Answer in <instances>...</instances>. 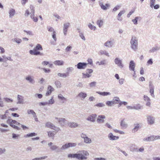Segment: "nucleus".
<instances>
[{
  "instance_id": "36",
  "label": "nucleus",
  "mask_w": 160,
  "mask_h": 160,
  "mask_svg": "<svg viewBox=\"0 0 160 160\" xmlns=\"http://www.w3.org/2000/svg\"><path fill=\"white\" fill-rule=\"evenodd\" d=\"M58 147L56 145H53L52 146L50 147V149H51L52 151L54 150H56V152H57V150L59 149H60L58 148Z\"/></svg>"
},
{
  "instance_id": "19",
  "label": "nucleus",
  "mask_w": 160,
  "mask_h": 160,
  "mask_svg": "<svg viewBox=\"0 0 160 160\" xmlns=\"http://www.w3.org/2000/svg\"><path fill=\"white\" fill-rule=\"evenodd\" d=\"M68 126L72 128H75L78 126L79 125L75 122H69L68 123Z\"/></svg>"
},
{
  "instance_id": "14",
  "label": "nucleus",
  "mask_w": 160,
  "mask_h": 160,
  "mask_svg": "<svg viewBox=\"0 0 160 160\" xmlns=\"http://www.w3.org/2000/svg\"><path fill=\"white\" fill-rule=\"evenodd\" d=\"M55 131H48L47 132L48 137L52 139L54 138L55 135L56 133V132H55Z\"/></svg>"
},
{
  "instance_id": "45",
  "label": "nucleus",
  "mask_w": 160,
  "mask_h": 160,
  "mask_svg": "<svg viewBox=\"0 0 160 160\" xmlns=\"http://www.w3.org/2000/svg\"><path fill=\"white\" fill-rule=\"evenodd\" d=\"M56 32H52V38L55 41H56L57 40V38L56 37Z\"/></svg>"
},
{
  "instance_id": "46",
  "label": "nucleus",
  "mask_w": 160,
  "mask_h": 160,
  "mask_svg": "<svg viewBox=\"0 0 160 160\" xmlns=\"http://www.w3.org/2000/svg\"><path fill=\"white\" fill-rule=\"evenodd\" d=\"M76 153L75 154H68V156L69 158H76Z\"/></svg>"
},
{
  "instance_id": "11",
  "label": "nucleus",
  "mask_w": 160,
  "mask_h": 160,
  "mask_svg": "<svg viewBox=\"0 0 160 160\" xmlns=\"http://www.w3.org/2000/svg\"><path fill=\"white\" fill-rule=\"evenodd\" d=\"M25 79L28 82L32 84H34L35 82L33 77L30 75L26 76Z\"/></svg>"
},
{
  "instance_id": "51",
  "label": "nucleus",
  "mask_w": 160,
  "mask_h": 160,
  "mask_svg": "<svg viewBox=\"0 0 160 160\" xmlns=\"http://www.w3.org/2000/svg\"><path fill=\"white\" fill-rule=\"evenodd\" d=\"M54 90V88L50 85H49L48 88V90L51 92Z\"/></svg>"
},
{
  "instance_id": "15",
  "label": "nucleus",
  "mask_w": 160,
  "mask_h": 160,
  "mask_svg": "<svg viewBox=\"0 0 160 160\" xmlns=\"http://www.w3.org/2000/svg\"><path fill=\"white\" fill-rule=\"evenodd\" d=\"M24 97L20 95H18L17 97V99L18 100L17 104H23L24 100Z\"/></svg>"
},
{
  "instance_id": "59",
  "label": "nucleus",
  "mask_w": 160,
  "mask_h": 160,
  "mask_svg": "<svg viewBox=\"0 0 160 160\" xmlns=\"http://www.w3.org/2000/svg\"><path fill=\"white\" fill-rule=\"evenodd\" d=\"M45 82V80L42 78L41 79L38 81V82L41 84H42L44 82Z\"/></svg>"
},
{
  "instance_id": "29",
  "label": "nucleus",
  "mask_w": 160,
  "mask_h": 160,
  "mask_svg": "<svg viewBox=\"0 0 160 160\" xmlns=\"http://www.w3.org/2000/svg\"><path fill=\"white\" fill-rule=\"evenodd\" d=\"M99 53L101 55L104 54L107 56L109 57V53L105 50H100Z\"/></svg>"
},
{
  "instance_id": "48",
  "label": "nucleus",
  "mask_w": 160,
  "mask_h": 160,
  "mask_svg": "<svg viewBox=\"0 0 160 160\" xmlns=\"http://www.w3.org/2000/svg\"><path fill=\"white\" fill-rule=\"evenodd\" d=\"M72 47L70 46H68L66 48L65 50L66 52H70L72 49Z\"/></svg>"
},
{
  "instance_id": "16",
  "label": "nucleus",
  "mask_w": 160,
  "mask_h": 160,
  "mask_svg": "<svg viewBox=\"0 0 160 160\" xmlns=\"http://www.w3.org/2000/svg\"><path fill=\"white\" fill-rule=\"evenodd\" d=\"M93 71H88L86 73H82L83 78H89L91 76L90 74L92 73Z\"/></svg>"
},
{
  "instance_id": "8",
  "label": "nucleus",
  "mask_w": 160,
  "mask_h": 160,
  "mask_svg": "<svg viewBox=\"0 0 160 160\" xmlns=\"http://www.w3.org/2000/svg\"><path fill=\"white\" fill-rule=\"evenodd\" d=\"M97 117V115L96 114H92L88 116L86 120L92 122H94L95 121Z\"/></svg>"
},
{
  "instance_id": "53",
  "label": "nucleus",
  "mask_w": 160,
  "mask_h": 160,
  "mask_svg": "<svg viewBox=\"0 0 160 160\" xmlns=\"http://www.w3.org/2000/svg\"><path fill=\"white\" fill-rule=\"evenodd\" d=\"M149 92L151 93V95L153 97H154V88H150Z\"/></svg>"
},
{
  "instance_id": "31",
  "label": "nucleus",
  "mask_w": 160,
  "mask_h": 160,
  "mask_svg": "<svg viewBox=\"0 0 160 160\" xmlns=\"http://www.w3.org/2000/svg\"><path fill=\"white\" fill-rule=\"evenodd\" d=\"M58 75L60 77L65 78L68 76V73L67 72L66 73H58Z\"/></svg>"
},
{
  "instance_id": "47",
  "label": "nucleus",
  "mask_w": 160,
  "mask_h": 160,
  "mask_svg": "<svg viewBox=\"0 0 160 160\" xmlns=\"http://www.w3.org/2000/svg\"><path fill=\"white\" fill-rule=\"evenodd\" d=\"M52 129H53V130L55 131V132H56L57 133V132L61 130L59 128L55 126V125L54 126V127H53V128H52Z\"/></svg>"
},
{
  "instance_id": "17",
  "label": "nucleus",
  "mask_w": 160,
  "mask_h": 160,
  "mask_svg": "<svg viewBox=\"0 0 160 160\" xmlns=\"http://www.w3.org/2000/svg\"><path fill=\"white\" fill-rule=\"evenodd\" d=\"M134 127L132 130V133H135L139 129L140 127V124L138 123L134 124Z\"/></svg>"
},
{
  "instance_id": "9",
  "label": "nucleus",
  "mask_w": 160,
  "mask_h": 160,
  "mask_svg": "<svg viewBox=\"0 0 160 160\" xmlns=\"http://www.w3.org/2000/svg\"><path fill=\"white\" fill-rule=\"evenodd\" d=\"M106 118L105 116L104 115H99L97 118V122L98 123H103L104 122V120Z\"/></svg>"
},
{
  "instance_id": "52",
  "label": "nucleus",
  "mask_w": 160,
  "mask_h": 160,
  "mask_svg": "<svg viewBox=\"0 0 160 160\" xmlns=\"http://www.w3.org/2000/svg\"><path fill=\"white\" fill-rule=\"evenodd\" d=\"M54 102V100L53 99V98H52L51 99L48 101V104H52Z\"/></svg>"
},
{
  "instance_id": "33",
  "label": "nucleus",
  "mask_w": 160,
  "mask_h": 160,
  "mask_svg": "<svg viewBox=\"0 0 160 160\" xmlns=\"http://www.w3.org/2000/svg\"><path fill=\"white\" fill-rule=\"evenodd\" d=\"M55 119H57L60 123H64L66 121L64 118H58L57 117L55 118Z\"/></svg>"
},
{
  "instance_id": "32",
  "label": "nucleus",
  "mask_w": 160,
  "mask_h": 160,
  "mask_svg": "<svg viewBox=\"0 0 160 160\" xmlns=\"http://www.w3.org/2000/svg\"><path fill=\"white\" fill-rule=\"evenodd\" d=\"M84 142L87 143H90L92 142V141L90 138L87 137L84 138Z\"/></svg>"
},
{
  "instance_id": "7",
  "label": "nucleus",
  "mask_w": 160,
  "mask_h": 160,
  "mask_svg": "<svg viewBox=\"0 0 160 160\" xmlns=\"http://www.w3.org/2000/svg\"><path fill=\"white\" fill-rule=\"evenodd\" d=\"M147 121L148 124H153L155 121V118L151 115H148L147 116Z\"/></svg>"
},
{
  "instance_id": "3",
  "label": "nucleus",
  "mask_w": 160,
  "mask_h": 160,
  "mask_svg": "<svg viewBox=\"0 0 160 160\" xmlns=\"http://www.w3.org/2000/svg\"><path fill=\"white\" fill-rule=\"evenodd\" d=\"M131 48L134 51L138 49V39L135 36H132L130 42Z\"/></svg>"
},
{
  "instance_id": "34",
  "label": "nucleus",
  "mask_w": 160,
  "mask_h": 160,
  "mask_svg": "<svg viewBox=\"0 0 160 160\" xmlns=\"http://www.w3.org/2000/svg\"><path fill=\"white\" fill-rule=\"evenodd\" d=\"M103 21L102 20H98L97 22V24L100 28L103 25Z\"/></svg>"
},
{
  "instance_id": "25",
  "label": "nucleus",
  "mask_w": 160,
  "mask_h": 160,
  "mask_svg": "<svg viewBox=\"0 0 160 160\" xmlns=\"http://www.w3.org/2000/svg\"><path fill=\"white\" fill-rule=\"evenodd\" d=\"M87 96V94L84 92H81L78 94V96L80 98L84 99Z\"/></svg>"
},
{
  "instance_id": "58",
  "label": "nucleus",
  "mask_w": 160,
  "mask_h": 160,
  "mask_svg": "<svg viewBox=\"0 0 160 160\" xmlns=\"http://www.w3.org/2000/svg\"><path fill=\"white\" fill-rule=\"evenodd\" d=\"M47 29L48 30L49 32H55L54 30V29L52 27H47Z\"/></svg>"
},
{
  "instance_id": "39",
  "label": "nucleus",
  "mask_w": 160,
  "mask_h": 160,
  "mask_svg": "<svg viewBox=\"0 0 160 160\" xmlns=\"http://www.w3.org/2000/svg\"><path fill=\"white\" fill-rule=\"evenodd\" d=\"M88 26V28L91 30H95L96 29V28L95 26H94L93 25H92L90 23H89Z\"/></svg>"
},
{
  "instance_id": "26",
  "label": "nucleus",
  "mask_w": 160,
  "mask_h": 160,
  "mask_svg": "<svg viewBox=\"0 0 160 160\" xmlns=\"http://www.w3.org/2000/svg\"><path fill=\"white\" fill-rule=\"evenodd\" d=\"M53 63L55 65H61L63 64L64 62L61 60H56L54 61Z\"/></svg>"
},
{
  "instance_id": "44",
  "label": "nucleus",
  "mask_w": 160,
  "mask_h": 160,
  "mask_svg": "<svg viewBox=\"0 0 160 160\" xmlns=\"http://www.w3.org/2000/svg\"><path fill=\"white\" fill-rule=\"evenodd\" d=\"M4 99L5 102L8 103L12 102L13 101V100L12 99H10L7 98H4Z\"/></svg>"
},
{
  "instance_id": "23",
  "label": "nucleus",
  "mask_w": 160,
  "mask_h": 160,
  "mask_svg": "<svg viewBox=\"0 0 160 160\" xmlns=\"http://www.w3.org/2000/svg\"><path fill=\"white\" fill-rule=\"evenodd\" d=\"M120 126L122 128H126L128 126L127 124L125 121H124V119L121 121Z\"/></svg>"
},
{
  "instance_id": "12",
  "label": "nucleus",
  "mask_w": 160,
  "mask_h": 160,
  "mask_svg": "<svg viewBox=\"0 0 160 160\" xmlns=\"http://www.w3.org/2000/svg\"><path fill=\"white\" fill-rule=\"evenodd\" d=\"M99 5L100 6L101 8L104 10H106L108 7H110V5L109 4L107 3L105 5H104L102 2H99Z\"/></svg>"
},
{
  "instance_id": "41",
  "label": "nucleus",
  "mask_w": 160,
  "mask_h": 160,
  "mask_svg": "<svg viewBox=\"0 0 160 160\" xmlns=\"http://www.w3.org/2000/svg\"><path fill=\"white\" fill-rule=\"evenodd\" d=\"M78 30H79L78 32L79 33V35L80 37L83 40L85 41L86 39L83 34L80 32L79 29H78Z\"/></svg>"
},
{
  "instance_id": "38",
  "label": "nucleus",
  "mask_w": 160,
  "mask_h": 160,
  "mask_svg": "<svg viewBox=\"0 0 160 160\" xmlns=\"http://www.w3.org/2000/svg\"><path fill=\"white\" fill-rule=\"evenodd\" d=\"M55 84L57 88H60L61 87V83L58 80L56 81L55 82Z\"/></svg>"
},
{
  "instance_id": "43",
  "label": "nucleus",
  "mask_w": 160,
  "mask_h": 160,
  "mask_svg": "<svg viewBox=\"0 0 160 160\" xmlns=\"http://www.w3.org/2000/svg\"><path fill=\"white\" fill-rule=\"evenodd\" d=\"M23 31L25 32H26L27 35H28L29 36H33L34 35L33 33L31 31H26L25 30H24Z\"/></svg>"
},
{
  "instance_id": "28",
  "label": "nucleus",
  "mask_w": 160,
  "mask_h": 160,
  "mask_svg": "<svg viewBox=\"0 0 160 160\" xmlns=\"http://www.w3.org/2000/svg\"><path fill=\"white\" fill-rule=\"evenodd\" d=\"M15 13V10L13 9H11L9 11V14L10 18H12L13 16Z\"/></svg>"
},
{
  "instance_id": "22",
  "label": "nucleus",
  "mask_w": 160,
  "mask_h": 160,
  "mask_svg": "<svg viewBox=\"0 0 160 160\" xmlns=\"http://www.w3.org/2000/svg\"><path fill=\"white\" fill-rule=\"evenodd\" d=\"M54 125L51 122H48L45 123V127L48 128H50L52 129L53 128V127Z\"/></svg>"
},
{
  "instance_id": "49",
  "label": "nucleus",
  "mask_w": 160,
  "mask_h": 160,
  "mask_svg": "<svg viewBox=\"0 0 160 160\" xmlns=\"http://www.w3.org/2000/svg\"><path fill=\"white\" fill-rule=\"evenodd\" d=\"M58 98L62 100H65L66 98L63 97L61 94H59L58 96Z\"/></svg>"
},
{
  "instance_id": "4",
  "label": "nucleus",
  "mask_w": 160,
  "mask_h": 160,
  "mask_svg": "<svg viewBox=\"0 0 160 160\" xmlns=\"http://www.w3.org/2000/svg\"><path fill=\"white\" fill-rule=\"evenodd\" d=\"M76 143L69 142L63 145L59 149L57 150V152H61L62 150L67 149L70 147H74L76 146Z\"/></svg>"
},
{
  "instance_id": "40",
  "label": "nucleus",
  "mask_w": 160,
  "mask_h": 160,
  "mask_svg": "<svg viewBox=\"0 0 160 160\" xmlns=\"http://www.w3.org/2000/svg\"><path fill=\"white\" fill-rule=\"evenodd\" d=\"M12 135V138L14 139H18L20 137L19 134H17L14 133H13Z\"/></svg>"
},
{
  "instance_id": "18",
  "label": "nucleus",
  "mask_w": 160,
  "mask_h": 160,
  "mask_svg": "<svg viewBox=\"0 0 160 160\" xmlns=\"http://www.w3.org/2000/svg\"><path fill=\"white\" fill-rule=\"evenodd\" d=\"M160 49V47H158L157 46H155V47H153L151 49H150L149 51V52L151 53H153L157 51H158Z\"/></svg>"
},
{
  "instance_id": "64",
  "label": "nucleus",
  "mask_w": 160,
  "mask_h": 160,
  "mask_svg": "<svg viewBox=\"0 0 160 160\" xmlns=\"http://www.w3.org/2000/svg\"><path fill=\"white\" fill-rule=\"evenodd\" d=\"M147 63L148 64H150L151 65L153 63L152 60V59H149L147 62Z\"/></svg>"
},
{
  "instance_id": "1",
  "label": "nucleus",
  "mask_w": 160,
  "mask_h": 160,
  "mask_svg": "<svg viewBox=\"0 0 160 160\" xmlns=\"http://www.w3.org/2000/svg\"><path fill=\"white\" fill-rule=\"evenodd\" d=\"M76 158L80 160H86L87 158V156L89 155V153L86 151H80L76 153Z\"/></svg>"
},
{
  "instance_id": "56",
  "label": "nucleus",
  "mask_w": 160,
  "mask_h": 160,
  "mask_svg": "<svg viewBox=\"0 0 160 160\" xmlns=\"http://www.w3.org/2000/svg\"><path fill=\"white\" fill-rule=\"evenodd\" d=\"M125 12V10H122L118 14V17H120L121 15L123 14H124Z\"/></svg>"
},
{
  "instance_id": "27",
  "label": "nucleus",
  "mask_w": 160,
  "mask_h": 160,
  "mask_svg": "<svg viewBox=\"0 0 160 160\" xmlns=\"http://www.w3.org/2000/svg\"><path fill=\"white\" fill-rule=\"evenodd\" d=\"M28 113L29 114H31L34 118H37V116L35 112L32 110H28L27 111Z\"/></svg>"
},
{
  "instance_id": "6",
  "label": "nucleus",
  "mask_w": 160,
  "mask_h": 160,
  "mask_svg": "<svg viewBox=\"0 0 160 160\" xmlns=\"http://www.w3.org/2000/svg\"><path fill=\"white\" fill-rule=\"evenodd\" d=\"M87 65L88 64L86 63L80 62L78 63L77 65H75V67H77L78 69H85L87 67Z\"/></svg>"
},
{
  "instance_id": "50",
  "label": "nucleus",
  "mask_w": 160,
  "mask_h": 160,
  "mask_svg": "<svg viewBox=\"0 0 160 160\" xmlns=\"http://www.w3.org/2000/svg\"><path fill=\"white\" fill-rule=\"evenodd\" d=\"M138 17H136L134 19H132V21L133 22L134 24L136 25L138 23Z\"/></svg>"
},
{
  "instance_id": "63",
  "label": "nucleus",
  "mask_w": 160,
  "mask_h": 160,
  "mask_svg": "<svg viewBox=\"0 0 160 160\" xmlns=\"http://www.w3.org/2000/svg\"><path fill=\"white\" fill-rule=\"evenodd\" d=\"M149 141H154V136H151L150 137H148Z\"/></svg>"
},
{
  "instance_id": "30",
  "label": "nucleus",
  "mask_w": 160,
  "mask_h": 160,
  "mask_svg": "<svg viewBox=\"0 0 160 160\" xmlns=\"http://www.w3.org/2000/svg\"><path fill=\"white\" fill-rule=\"evenodd\" d=\"M37 135V134L35 132H32L24 136L25 138L32 137Z\"/></svg>"
},
{
  "instance_id": "5",
  "label": "nucleus",
  "mask_w": 160,
  "mask_h": 160,
  "mask_svg": "<svg viewBox=\"0 0 160 160\" xmlns=\"http://www.w3.org/2000/svg\"><path fill=\"white\" fill-rule=\"evenodd\" d=\"M114 62L121 69L123 67V65L122 62V60L118 58H116L114 60Z\"/></svg>"
},
{
  "instance_id": "57",
  "label": "nucleus",
  "mask_w": 160,
  "mask_h": 160,
  "mask_svg": "<svg viewBox=\"0 0 160 160\" xmlns=\"http://www.w3.org/2000/svg\"><path fill=\"white\" fill-rule=\"evenodd\" d=\"M112 102H111V101H108L106 102V104L108 106L111 107L113 105L112 104Z\"/></svg>"
},
{
  "instance_id": "61",
  "label": "nucleus",
  "mask_w": 160,
  "mask_h": 160,
  "mask_svg": "<svg viewBox=\"0 0 160 160\" xmlns=\"http://www.w3.org/2000/svg\"><path fill=\"white\" fill-rule=\"evenodd\" d=\"M119 6L118 5H117L112 10V11L114 12H115L117 11L119 9Z\"/></svg>"
},
{
  "instance_id": "42",
  "label": "nucleus",
  "mask_w": 160,
  "mask_h": 160,
  "mask_svg": "<svg viewBox=\"0 0 160 160\" xmlns=\"http://www.w3.org/2000/svg\"><path fill=\"white\" fill-rule=\"evenodd\" d=\"M13 42H15L18 43H20L22 42V40L18 38H15L12 40Z\"/></svg>"
},
{
  "instance_id": "2",
  "label": "nucleus",
  "mask_w": 160,
  "mask_h": 160,
  "mask_svg": "<svg viewBox=\"0 0 160 160\" xmlns=\"http://www.w3.org/2000/svg\"><path fill=\"white\" fill-rule=\"evenodd\" d=\"M42 46L38 44L34 48L33 50H30L29 51V53L32 55H42V54L38 50H42Z\"/></svg>"
},
{
  "instance_id": "37",
  "label": "nucleus",
  "mask_w": 160,
  "mask_h": 160,
  "mask_svg": "<svg viewBox=\"0 0 160 160\" xmlns=\"http://www.w3.org/2000/svg\"><path fill=\"white\" fill-rule=\"evenodd\" d=\"M105 106V105L103 103H98L94 105V107H97L99 108L104 107Z\"/></svg>"
},
{
  "instance_id": "62",
  "label": "nucleus",
  "mask_w": 160,
  "mask_h": 160,
  "mask_svg": "<svg viewBox=\"0 0 160 160\" xmlns=\"http://www.w3.org/2000/svg\"><path fill=\"white\" fill-rule=\"evenodd\" d=\"M12 128L15 129H16L17 130H20L21 129V128L18 127L17 126L15 125H13L12 126Z\"/></svg>"
},
{
  "instance_id": "21",
  "label": "nucleus",
  "mask_w": 160,
  "mask_h": 160,
  "mask_svg": "<svg viewBox=\"0 0 160 160\" xmlns=\"http://www.w3.org/2000/svg\"><path fill=\"white\" fill-rule=\"evenodd\" d=\"M113 42L111 41H108L104 44V45L108 48H111L113 45Z\"/></svg>"
},
{
  "instance_id": "60",
  "label": "nucleus",
  "mask_w": 160,
  "mask_h": 160,
  "mask_svg": "<svg viewBox=\"0 0 160 160\" xmlns=\"http://www.w3.org/2000/svg\"><path fill=\"white\" fill-rule=\"evenodd\" d=\"M144 98L145 100L146 101H150V98L148 97L147 96L144 95Z\"/></svg>"
},
{
  "instance_id": "24",
  "label": "nucleus",
  "mask_w": 160,
  "mask_h": 160,
  "mask_svg": "<svg viewBox=\"0 0 160 160\" xmlns=\"http://www.w3.org/2000/svg\"><path fill=\"white\" fill-rule=\"evenodd\" d=\"M97 93L98 94L102 95L103 96L109 95H111V93L109 92H97Z\"/></svg>"
},
{
  "instance_id": "20",
  "label": "nucleus",
  "mask_w": 160,
  "mask_h": 160,
  "mask_svg": "<svg viewBox=\"0 0 160 160\" xmlns=\"http://www.w3.org/2000/svg\"><path fill=\"white\" fill-rule=\"evenodd\" d=\"M135 64L132 60L131 61L129 64V68L131 70H134Z\"/></svg>"
},
{
  "instance_id": "54",
  "label": "nucleus",
  "mask_w": 160,
  "mask_h": 160,
  "mask_svg": "<svg viewBox=\"0 0 160 160\" xmlns=\"http://www.w3.org/2000/svg\"><path fill=\"white\" fill-rule=\"evenodd\" d=\"M46 158H47V156H44L39 158H35L33 159L32 160H40L41 159H45Z\"/></svg>"
},
{
  "instance_id": "13",
  "label": "nucleus",
  "mask_w": 160,
  "mask_h": 160,
  "mask_svg": "<svg viewBox=\"0 0 160 160\" xmlns=\"http://www.w3.org/2000/svg\"><path fill=\"white\" fill-rule=\"evenodd\" d=\"M108 137L110 140H115L119 138L118 136H114L112 133H110L108 135Z\"/></svg>"
},
{
  "instance_id": "35",
  "label": "nucleus",
  "mask_w": 160,
  "mask_h": 160,
  "mask_svg": "<svg viewBox=\"0 0 160 160\" xmlns=\"http://www.w3.org/2000/svg\"><path fill=\"white\" fill-rule=\"evenodd\" d=\"M134 109L138 110L141 109L142 108V107L139 104H136L133 106Z\"/></svg>"
},
{
  "instance_id": "10",
  "label": "nucleus",
  "mask_w": 160,
  "mask_h": 160,
  "mask_svg": "<svg viewBox=\"0 0 160 160\" xmlns=\"http://www.w3.org/2000/svg\"><path fill=\"white\" fill-rule=\"evenodd\" d=\"M70 25V23L69 22H66L63 24V32L65 35H66L68 29Z\"/></svg>"
},
{
  "instance_id": "55",
  "label": "nucleus",
  "mask_w": 160,
  "mask_h": 160,
  "mask_svg": "<svg viewBox=\"0 0 160 160\" xmlns=\"http://www.w3.org/2000/svg\"><path fill=\"white\" fill-rule=\"evenodd\" d=\"M96 82H93L89 83V85L91 87H92L95 86Z\"/></svg>"
}]
</instances>
